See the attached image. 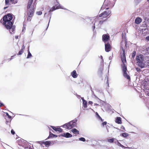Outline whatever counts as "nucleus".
Instances as JSON below:
<instances>
[{"label":"nucleus","instance_id":"obj_39","mask_svg":"<svg viewBox=\"0 0 149 149\" xmlns=\"http://www.w3.org/2000/svg\"><path fill=\"white\" fill-rule=\"evenodd\" d=\"M103 69L102 68H100L99 69V72L101 74L102 73Z\"/></svg>","mask_w":149,"mask_h":149},{"label":"nucleus","instance_id":"obj_38","mask_svg":"<svg viewBox=\"0 0 149 149\" xmlns=\"http://www.w3.org/2000/svg\"><path fill=\"white\" fill-rule=\"evenodd\" d=\"M31 146L29 145L27 147L25 148L24 149H32V148H31Z\"/></svg>","mask_w":149,"mask_h":149},{"label":"nucleus","instance_id":"obj_25","mask_svg":"<svg viewBox=\"0 0 149 149\" xmlns=\"http://www.w3.org/2000/svg\"><path fill=\"white\" fill-rule=\"evenodd\" d=\"M136 54V51H134L131 54V58H134V57L135 56Z\"/></svg>","mask_w":149,"mask_h":149},{"label":"nucleus","instance_id":"obj_50","mask_svg":"<svg viewBox=\"0 0 149 149\" xmlns=\"http://www.w3.org/2000/svg\"><path fill=\"white\" fill-rule=\"evenodd\" d=\"M92 95H94V96H95V97H96V98H97L98 99H99V98L94 94V93L93 92H92Z\"/></svg>","mask_w":149,"mask_h":149},{"label":"nucleus","instance_id":"obj_42","mask_svg":"<svg viewBox=\"0 0 149 149\" xmlns=\"http://www.w3.org/2000/svg\"><path fill=\"white\" fill-rule=\"evenodd\" d=\"M135 69H136V70L137 72H139V71H140L141 70H140V68H135Z\"/></svg>","mask_w":149,"mask_h":149},{"label":"nucleus","instance_id":"obj_58","mask_svg":"<svg viewBox=\"0 0 149 149\" xmlns=\"http://www.w3.org/2000/svg\"><path fill=\"white\" fill-rule=\"evenodd\" d=\"M54 137H58V136L57 135L54 134Z\"/></svg>","mask_w":149,"mask_h":149},{"label":"nucleus","instance_id":"obj_52","mask_svg":"<svg viewBox=\"0 0 149 149\" xmlns=\"http://www.w3.org/2000/svg\"><path fill=\"white\" fill-rule=\"evenodd\" d=\"M3 105V104L2 102H0V107H2Z\"/></svg>","mask_w":149,"mask_h":149},{"label":"nucleus","instance_id":"obj_35","mask_svg":"<svg viewBox=\"0 0 149 149\" xmlns=\"http://www.w3.org/2000/svg\"><path fill=\"white\" fill-rule=\"evenodd\" d=\"M107 123L106 121L102 123V124H101L102 126L103 127H104V125H106Z\"/></svg>","mask_w":149,"mask_h":149},{"label":"nucleus","instance_id":"obj_61","mask_svg":"<svg viewBox=\"0 0 149 149\" xmlns=\"http://www.w3.org/2000/svg\"><path fill=\"white\" fill-rule=\"evenodd\" d=\"M14 0H10V1L12 3H13V1Z\"/></svg>","mask_w":149,"mask_h":149},{"label":"nucleus","instance_id":"obj_6","mask_svg":"<svg viewBox=\"0 0 149 149\" xmlns=\"http://www.w3.org/2000/svg\"><path fill=\"white\" fill-rule=\"evenodd\" d=\"M34 12V11L33 10L32 7H31V9H30L28 10V12L27 13L28 21H30L31 20V19L30 18V17L33 16Z\"/></svg>","mask_w":149,"mask_h":149},{"label":"nucleus","instance_id":"obj_32","mask_svg":"<svg viewBox=\"0 0 149 149\" xmlns=\"http://www.w3.org/2000/svg\"><path fill=\"white\" fill-rule=\"evenodd\" d=\"M51 127L54 130L56 131H57L58 127H56L54 126H51Z\"/></svg>","mask_w":149,"mask_h":149},{"label":"nucleus","instance_id":"obj_41","mask_svg":"<svg viewBox=\"0 0 149 149\" xmlns=\"http://www.w3.org/2000/svg\"><path fill=\"white\" fill-rule=\"evenodd\" d=\"M11 133L13 135L15 133V132L14 131V130L13 129L11 130Z\"/></svg>","mask_w":149,"mask_h":149},{"label":"nucleus","instance_id":"obj_21","mask_svg":"<svg viewBox=\"0 0 149 149\" xmlns=\"http://www.w3.org/2000/svg\"><path fill=\"white\" fill-rule=\"evenodd\" d=\"M147 51H148V52H144V51H143L142 52V53L143 54H149V46L148 47H145V49Z\"/></svg>","mask_w":149,"mask_h":149},{"label":"nucleus","instance_id":"obj_17","mask_svg":"<svg viewBox=\"0 0 149 149\" xmlns=\"http://www.w3.org/2000/svg\"><path fill=\"white\" fill-rule=\"evenodd\" d=\"M102 40L105 44L109 43L108 41L109 40L110 38H102Z\"/></svg>","mask_w":149,"mask_h":149},{"label":"nucleus","instance_id":"obj_47","mask_svg":"<svg viewBox=\"0 0 149 149\" xmlns=\"http://www.w3.org/2000/svg\"><path fill=\"white\" fill-rule=\"evenodd\" d=\"M106 128H107V131L108 132L109 131H108V128L109 127V126L108 125H106Z\"/></svg>","mask_w":149,"mask_h":149},{"label":"nucleus","instance_id":"obj_43","mask_svg":"<svg viewBox=\"0 0 149 149\" xmlns=\"http://www.w3.org/2000/svg\"><path fill=\"white\" fill-rule=\"evenodd\" d=\"M122 38H123V37H125V33H122Z\"/></svg>","mask_w":149,"mask_h":149},{"label":"nucleus","instance_id":"obj_14","mask_svg":"<svg viewBox=\"0 0 149 149\" xmlns=\"http://www.w3.org/2000/svg\"><path fill=\"white\" fill-rule=\"evenodd\" d=\"M63 137L66 138L71 137L72 136V134L68 132L63 133Z\"/></svg>","mask_w":149,"mask_h":149},{"label":"nucleus","instance_id":"obj_51","mask_svg":"<svg viewBox=\"0 0 149 149\" xmlns=\"http://www.w3.org/2000/svg\"><path fill=\"white\" fill-rule=\"evenodd\" d=\"M76 95L78 98H80V97H81V96L80 95L76 94Z\"/></svg>","mask_w":149,"mask_h":149},{"label":"nucleus","instance_id":"obj_22","mask_svg":"<svg viewBox=\"0 0 149 149\" xmlns=\"http://www.w3.org/2000/svg\"><path fill=\"white\" fill-rule=\"evenodd\" d=\"M123 41H122L121 42V47H120V48H121V49L122 50V53H125V49H124V48H123V46H122V43H123Z\"/></svg>","mask_w":149,"mask_h":149},{"label":"nucleus","instance_id":"obj_60","mask_svg":"<svg viewBox=\"0 0 149 149\" xmlns=\"http://www.w3.org/2000/svg\"><path fill=\"white\" fill-rule=\"evenodd\" d=\"M121 128L122 129L125 130V127L123 126H122Z\"/></svg>","mask_w":149,"mask_h":149},{"label":"nucleus","instance_id":"obj_24","mask_svg":"<svg viewBox=\"0 0 149 149\" xmlns=\"http://www.w3.org/2000/svg\"><path fill=\"white\" fill-rule=\"evenodd\" d=\"M87 102L86 100L84 101L83 102V106L85 108H86L87 107Z\"/></svg>","mask_w":149,"mask_h":149},{"label":"nucleus","instance_id":"obj_56","mask_svg":"<svg viewBox=\"0 0 149 149\" xmlns=\"http://www.w3.org/2000/svg\"><path fill=\"white\" fill-rule=\"evenodd\" d=\"M146 40L148 41H149V38H146Z\"/></svg>","mask_w":149,"mask_h":149},{"label":"nucleus","instance_id":"obj_11","mask_svg":"<svg viewBox=\"0 0 149 149\" xmlns=\"http://www.w3.org/2000/svg\"><path fill=\"white\" fill-rule=\"evenodd\" d=\"M105 47L106 52H108L110 50L111 46L109 43L105 44Z\"/></svg>","mask_w":149,"mask_h":149},{"label":"nucleus","instance_id":"obj_57","mask_svg":"<svg viewBox=\"0 0 149 149\" xmlns=\"http://www.w3.org/2000/svg\"><path fill=\"white\" fill-rule=\"evenodd\" d=\"M100 57H101V59L102 60V61L103 62L104 61H103V59L102 56H100Z\"/></svg>","mask_w":149,"mask_h":149},{"label":"nucleus","instance_id":"obj_53","mask_svg":"<svg viewBox=\"0 0 149 149\" xmlns=\"http://www.w3.org/2000/svg\"><path fill=\"white\" fill-rule=\"evenodd\" d=\"M63 134H60V135H59L58 136V137H60L61 136H62V137H63Z\"/></svg>","mask_w":149,"mask_h":149},{"label":"nucleus","instance_id":"obj_3","mask_svg":"<svg viewBox=\"0 0 149 149\" xmlns=\"http://www.w3.org/2000/svg\"><path fill=\"white\" fill-rule=\"evenodd\" d=\"M77 121V119L75 118L74 120H72L68 123L65 124L61 127L63 128L67 129L68 130H70L73 128L76 125V122Z\"/></svg>","mask_w":149,"mask_h":149},{"label":"nucleus","instance_id":"obj_16","mask_svg":"<svg viewBox=\"0 0 149 149\" xmlns=\"http://www.w3.org/2000/svg\"><path fill=\"white\" fill-rule=\"evenodd\" d=\"M116 122L118 124H121L122 123L121 118L120 117H117L116 120Z\"/></svg>","mask_w":149,"mask_h":149},{"label":"nucleus","instance_id":"obj_28","mask_svg":"<svg viewBox=\"0 0 149 149\" xmlns=\"http://www.w3.org/2000/svg\"><path fill=\"white\" fill-rule=\"evenodd\" d=\"M114 138H111L110 139H108V141L110 143H112L114 141Z\"/></svg>","mask_w":149,"mask_h":149},{"label":"nucleus","instance_id":"obj_34","mask_svg":"<svg viewBox=\"0 0 149 149\" xmlns=\"http://www.w3.org/2000/svg\"><path fill=\"white\" fill-rule=\"evenodd\" d=\"M63 130H62V129L59 127V128H57V131H58L59 132H62Z\"/></svg>","mask_w":149,"mask_h":149},{"label":"nucleus","instance_id":"obj_46","mask_svg":"<svg viewBox=\"0 0 149 149\" xmlns=\"http://www.w3.org/2000/svg\"><path fill=\"white\" fill-rule=\"evenodd\" d=\"M104 5H103V6H102V7H101V9H102L103 8H104V5H106V6H108V5L107 4H105V2L104 3Z\"/></svg>","mask_w":149,"mask_h":149},{"label":"nucleus","instance_id":"obj_45","mask_svg":"<svg viewBox=\"0 0 149 149\" xmlns=\"http://www.w3.org/2000/svg\"><path fill=\"white\" fill-rule=\"evenodd\" d=\"M92 24H93V29L94 30L95 28V22L94 23H93V22H92Z\"/></svg>","mask_w":149,"mask_h":149},{"label":"nucleus","instance_id":"obj_5","mask_svg":"<svg viewBox=\"0 0 149 149\" xmlns=\"http://www.w3.org/2000/svg\"><path fill=\"white\" fill-rule=\"evenodd\" d=\"M59 8H62V9H64L62 7V6L59 5L58 6H57L56 7V8H55V6H53L49 11V15L50 16V19L49 20V22L48 24V26L46 29V30L47 29L48 27V26H49V22L50 21V19L51 17L52 14L50 12H52V11L55 10L56 9H59Z\"/></svg>","mask_w":149,"mask_h":149},{"label":"nucleus","instance_id":"obj_15","mask_svg":"<svg viewBox=\"0 0 149 149\" xmlns=\"http://www.w3.org/2000/svg\"><path fill=\"white\" fill-rule=\"evenodd\" d=\"M117 144L119 146L121 147L122 148H127L129 149H132V147H126L124 146L123 145H122L120 142H118V140H117Z\"/></svg>","mask_w":149,"mask_h":149},{"label":"nucleus","instance_id":"obj_37","mask_svg":"<svg viewBox=\"0 0 149 149\" xmlns=\"http://www.w3.org/2000/svg\"><path fill=\"white\" fill-rule=\"evenodd\" d=\"M124 40L125 41L124 43L125 44V45L126 47H127V39H126V38H124Z\"/></svg>","mask_w":149,"mask_h":149},{"label":"nucleus","instance_id":"obj_30","mask_svg":"<svg viewBox=\"0 0 149 149\" xmlns=\"http://www.w3.org/2000/svg\"><path fill=\"white\" fill-rule=\"evenodd\" d=\"M105 81H107L106 84H107V85H108V86H109L108 77L107 76V75L105 77Z\"/></svg>","mask_w":149,"mask_h":149},{"label":"nucleus","instance_id":"obj_49","mask_svg":"<svg viewBox=\"0 0 149 149\" xmlns=\"http://www.w3.org/2000/svg\"><path fill=\"white\" fill-rule=\"evenodd\" d=\"M15 55H14V56H12L11 57V58H10V60H11L12 59H13V58L14 57V56H15Z\"/></svg>","mask_w":149,"mask_h":149},{"label":"nucleus","instance_id":"obj_2","mask_svg":"<svg viewBox=\"0 0 149 149\" xmlns=\"http://www.w3.org/2000/svg\"><path fill=\"white\" fill-rule=\"evenodd\" d=\"M137 65L141 68H145L149 65V60L146 61V63L144 62V58L142 54L137 55L136 57Z\"/></svg>","mask_w":149,"mask_h":149},{"label":"nucleus","instance_id":"obj_12","mask_svg":"<svg viewBox=\"0 0 149 149\" xmlns=\"http://www.w3.org/2000/svg\"><path fill=\"white\" fill-rule=\"evenodd\" d=\"M71 75L74 78H75L77 77L78 74L75 70H74L71 73Z\"/></svg>","mask_w":149,"mask_h":149},{"label":"nucleus","instance_id":"obj_33","mask_svg":"<svg viewBox=\"0 0 149 149\" xmlns=\"http://www.w3.org/2000/svg\"><path fill=\"white\" fill-rule=\"evenodd\" d=\"M6 116L9 119L11 118V116L9 115L8 113H6Z\"/></svg>","mask_w":149,"mask_h":149},{"label":"nucleus","instance_id":"obj_20","mask_svg":"<svg viewBox=\"0 0 149 149\" xmlns=\"http://www.w3.org/2000/svg\"><path fill=\"white\" fill-rule=\"evenodd\" d=\"M54 134H53L50 131L49 132V135L48 137L46 139H47L50 138L54 137Z\"/></svg>","mask_w":149,"mask_h":149},{"label":"nucleus","instance_id":"obj_63","mask_svg":"<svg viewBox=\"0 0 149 149\" xmlns=\"http://www.w3.org/2000/svg\"><path fill=\"white\" fill-rule=\"evenodd\" d=\"M8 8V6H6V7H4L3 8V9H6V8Z\"/></svg>","mask_w":149,"mask_h":149},{"label":"nucleus","instance_id":"obj_10","mask_svg":"<svg viewBox=\"0 0 149 149\" xmlns=\"http://www.w3.org/2000/svg\"><path fill=\"white\" fill-rule=\"evenodd\" d=\"M42 144H44L46 146H49L51 145L52 144V145L54 144V142L53 141H46L45 142L42 141Z\"/></svg>","mask_w":149,"mask_h":149},{"label":"nucleus","instance_id":"obj_55","mask_svg":"<svg viewBox=\"0 0 149 149\" xmlns=\"http://www.w3.org/2000/svg\"><path fill=\"white\" fill-rule=\"evenodd\" d=\"M81 99L82 100L83 102L84 101H86V100H84V98L83 97H81Z\"/></svg>","mask_w":149,"mask_h":149},{"label":"nucleus","instance_id":"obj_8","mask_svg":"<svg viewBox=\"0 0 149 149\" xmlns=\"http://www.w3.org/2000/svg\"><path fill=\"white\" fill-rule=\"evenodd\" d=\"M111 13V11L110 10H108L107 11H105L100 14L99 17H102L103 18H106Z\"/></svg>","mask_w":149,"mask_h":149},{"label":"nucleus","instance_id":"obj_18","mask_svg":"<svg viewBox=\"0 0 149 149\" xmlns=\"http://www.w3.org/2000/svg\"><path fill=\"white\" fill-rule=\"evenodd\" d=\"M71 131L74 134H79V132L76 128H73L72 130Z\"/></svg>","mask_w":149,"mask_h":149},{"label":"nucleus","instance_id":"obj_19","mask_svg":"<svg viewBox=\"0 0 149 149\" xmlns=\"http://www.w3.org/2000/svg\"><path fill=\"white\" fill-rule=\"evenodd\" d=\"M95 115L96 116V117L97 118L100 120H101L102 122H103V120L102 118H101V117L99 116L98 113L97 112H96L95 113Z\"/></svg>","mask_w":149,"mask_h":149},{"label":"nucleus","instance_id":"obj_4","mask_svg":"<svg viewBox=\"0 0 149 149\" xmlns=\"http://www.w3.org/2000/svg\"><path fill=\"white\" fill-rule=\"evenodd\" d=\"M122 69L123 72V75L124 77L128 80H130V77L129 75H128L127 72V65H124L122 67H121Z\"/></svg>","mask_w":149,"mask_h":149},{"label":"nucleus","instance_id":"obj_1","mask_svg":"<svg viewBox=\"0 0 149 149\" xmlns=\"http://www.w3.org/2000/svg\"><path fill=\"white\" fill-rule=\"evenodd\" d=\"M12 19V15L10 13H8L7 15L4 16L2 18L3 22V24L7 29L9 30L11 33H12V32L14 33L15 30V27L13 26V22L12 21H11Z\"/></svg>","mask_w":149,"mask_h":149},{"label":"nucleus","instance_id":"obj_54","mask_svg":"<svg viewBox=\"0 0 149 149\" xmlns=\"http://www.w3.org/2000/svg\"><path fill=\"white\" fill-rule=\"evenodd\" d=\"M88 104H92L93 102L92 101H89L88 102Z\"/></svg>","mask_w":149,"mask_h":149},{"label":"nucleus","instance_id":"obj_27","mask_svg":"<svg viewBox=\"0 0 149 149\" xmlns=\"http://www.w3.org/2000/svg\"><path fill=\"white\" fill-rule=\"evenodd\" d=\"M23 52V50L21 49V50L19 51L18 53L17 54V55H21Z\"/></svg>","mask_w":149,"mask_h":149},{"label":"nucleus","instance_id":"obj_62","mask_svg":"<svg viewBox=\"0 0 149 149\" xmlns=\"http://www.w3.org/2000/svg\"><path fill=\"white\" fill-rule=\"evenodd\" d=\"M109 60H111L112 59V57L111 56H110L109 57Z\"/></svg>","mask_w":149,"mask_h":149},{"label":"nucleus","instance_id":"obj_48","mask_svg":"<svg viewBox=\"0 0 149 149\" xmlns=\"http://www.w3.org/2000/svg\"><path fill=\"white\" fill-rule=\"evenodd\" d=\"M25 46H24V45H23L21 49L23 50L25 49Z\"/></svg>","mask_w":149,"mask_h":149},{"label":"nucleus","instance_id":"obj_7","mask_svg":"<svg viewBox=\"0 0 149 149\" xmlns=\"http://www.w3.org/2000/svg\"><path fill=\"white\" fill-rule=\"evenodd\" d=\"M121 54V53L120 54L121 59L122 63V64H121V66L122 67L124 66V65H126L125 63H126L127 61L125 53H122Z\"/></svg>","mask_w":149,"mask_h":149},{"label":"nucleus","instance_id":"obj_64","mask_svg":"<svg viewBox=\"0 0 149 149\" xmlns=\"http://www.w3.org/2000/svg\"><path fill=\"white\" fill-rule=\"evenodd\" d=\"M81 114V112H80V113L79 114V116H78V117H77V118H79V117L80 116V115Z\"/></svg>","mask_w":149,"mask_h":149},{"label":"nucleus","instance_id":"obj_59","mask_svg":"<svg viewBox=\"0 0 149 149\" xmlns=\"http://www.w3.org/2000/svg\"><path fill=\"white\" fill-rule=\"evenodd\" d=\"M144 52H148V51H147L145 49V51H144Z\"/></svg>","mask_w":149,"mask_h":149},{"label":"nucleus","instance_id":"obj_26","mask_svg":"<svg viewBox=\"0 0 149 149\" xmlns=\"http://www.w3.org/2000/svg\"><path fill=\"white\" fill-rule=\"evenodd\" d=\"M32 56L31 54V53L30 52H29V49L28 51V54L27 56V57H26L27 58H29L31 57Z\"/></svg>","mask_w":149,"mask_h":149},{"label":"nucleus","instance_id":"obj_36","mask_svg":"<svg viewBox=\"0 0 149 149\" xmlns=\"http://www.w3.org/2000/svg\"><path fill=\"white\" fill-rule=\"evenodd\" d=\"M36 14L38 15H40L42 14V12L41 11H38L36 12Z\"/></svg>","mask_w":149,"mask_h":149},{"label":"nucleus","instance_id":"obj_23","mask_svg":"<svg viewBox=\"0 0 149 149\" xmlns=\"http://www.w3.org/2000/svg\"><path fill=\"white\" fill-rule=\"evenodd\" d=\"M120 135L123 137L125 138L127 137L128 136L129 134L126 133H122Z\"/></svg>","mask_w":149,"mask_h":149},{"label":"nucleus","instance_id":"obj_29","mask_svg":"<svg viewBox=\"0 0 149 149\" xmlns=\"http://www.w3.org/2000/svg\"><path fill=\"white\" fill-rule=\"evenodd\" d=\"M102 37H110V36L108 33L103 34Z\"/></svg>","mask_w":149,"mask_h":149},{"label":"nucleus","instance_id":"obj_9","mask_svg":"<svg viewBox=\"0 0 149 149\" xmlns=\"http://www.w3.org/2000/svg\"><path fill=\"white\" fill-rule=\"evenodd\" d=\"M33 0H29L28 3V6H27V9L28 10L30 9H31V7L33 8V10L34 11V5H35L36 4V2H35L33 3V5H31L33 2Z\"/></svg>","mask_w":149,"mask_h":149},{"label":"nucleus","instance_id":"obj_44","mask_svg":"<svg viewBox=\"0 0 149 149\" xmlns=\"http://www.w3.org/2000/svg\"><path fill=\"white\" fill-rule=\"evenodd\" d=\"M104 21H100L99 22V24H102L103 22H104Z\"/></svg>","mask_w":149,"mask_h":149},{"label":"nucleus","instance_id":"obj_13","mask_svg":"<svg viewBox=\"0 0 149 149\" xmlns=\"http://www.w3.org/2000/svg\"><path fill=\"white\" fill-rule=\"evenodd\" d=\"M142 21V19L141 17H137L135 20V23L137 24H139Z\"/></svg>","mask_w":149,"mask_h":149},{"label":"nucleus","instance_id":"obj_40","mask_svg":"<svg viewBox=\"0 0 149 149\" xmlns=\"http://www.w3.org/2000/svg\"><path fill=\"white\" fill-rule=\"evenodd\" d=\"M9 1L8 0H5V4L6 5H8L9 4Z\"/></svg>","mask_w":149,"mask_h":149},{"label":"nucleus","instance_id":"obj_31","mask_svg":"<svg viewBox=\"0 0 149 149\" xmlns=\"http://www.w3.org/2000/svg\"><path fill=\"white\" fill-rule=\"evenodd\" d=\"M79 140L83 142H85L86 141V139L82 137L79 138Z\"/></svg>","mask_w":149,"mask_h":149}]
</instances>
